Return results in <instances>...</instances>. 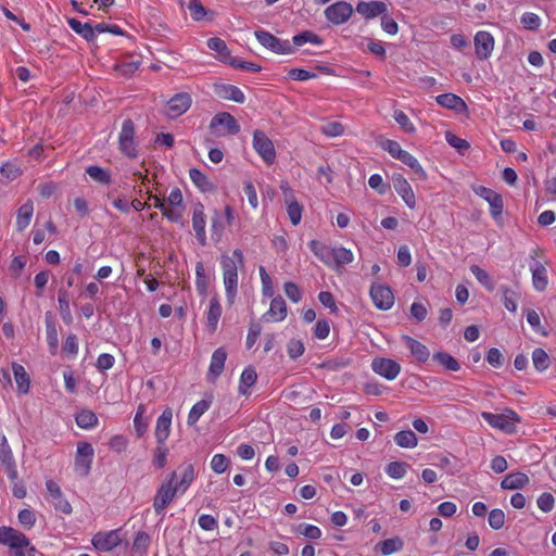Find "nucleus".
<instances>
[{"mask_svg":"<svg viewBox=\"0 0 556 556\" xmlns=\"http://www.w3.org/2000/svg\"><path fill=\"white\" fill-rule=\"evenodd\" d=\"M229 466V459L224 454H215L211 459V468L215 473H224Z\"/></svg>","mask_w":556,"mask_h":556,"instance_id":"0e129e2a","label":"nucleus"},{"mask_svg":"<svg viewBox=\"0 0 556 556\" xmlns=\"http://www.w3.org/2000/svg\"><path fill=\"white\" fill-rule=\"evenodd\" d=\"M470 271L484 288H486L489 291H493L494 285L490 275L484 269L478 265H472L470 267Z\"/></svg>","mask_w":556,"mask_h":556,"instance_id":"bf43d9fd","label":"nucleus"},{"mask_svg":"<svg viewBox=\"0 0 556 556\" xmlns=\"http://www.w3.org/2000/svg\"><path fill=\"white\" fill-rule=\"evenodd\" d=\"M206 43L211 50L215 51L218 54L220 61L229 63V61L233 60L230 55V51L226 42L223 39L218 37H213L210 38Z\"/></svg>","mask_w":556,"mask_h":556,"instance_id":"a19ab883","label":"nucleus"},{"mask_svg":"<svg viewBox=\"0 0 556 556\" xmlns=\"http://www.w3.org/2000/svg\"><path fill=\"white\" fill-rule=\"evenodd\" d=\"M211 400H201L197 402L190 409L187 418V424L193 426L198 422L201 416L208 410L211 407Z\"/></svg>","mask_w":556,"mask_h":556,"instance_id":"c03bdc74","label":"nucleus"},{"mask_svg":"<svg viewBox=\"0 0 556 556\" xmlns=\"http://www.w3.org/2000/svg\"><path fill=\"white\" fill-rule=\"evenodd\" d=\"M86 173L90 176V178L100 184L109 185L111 182L110 172L100 166L90 165L86 168Z\"/></svg>","mask_w":556,"mask_h":556,"instance_id":"603ef678","label":"nucleus"},{"mask_svg":"<svg viewBox=\"0 0 556 556\" xmlns=\"http://www.w3.org/2000/svg\"><path fill=\"white\" fill-rule=\"evenodd\" d=\"M118 148L121 153L129 159L138 156V144L135 141V124L129 118L125 119L122 124L118 135Z\"/></svg>","mask_w":556,"mask_h":556,"instance_id":"7ed1b4c3","label":"nucleus"},{"mask_svg":"<svg viewBox=\"0 0 556 556\" xmlns=\"http://www.w3.org/2000/svg\"><path fill=\"white\" fill-rule=\"evenodd\" d=\"M476 193L489 203L490 214L494 218H497L502 215L504 204H503V199H502L501 194H498L494 190L483 187V186H480L479 188H477Z\"/></svg>","mask_w":556,"mask_h":556,"instance_id":"6ab92c4d","label":"nucleus"},{"mask_svg":"<svg viewBox=\"0 0 556 556\" xmlns=\"http://www.w3.org/2000/svg\"><path fill=\"white\" fill-rule=\"evenodd\" d=\"M0 544L11 549L12 556H35L36 553L29 539L12 527H0Z\"/></svg>","mask_w":556,"mask_h":556,"instance_id":"f257e3e1","label":"nucleus"},{"mask_svg":"<svg viewBox=\"0 0 556 556\" xmlns=\"http://www.w3.org/2000/svg\"><path fill=\"white\" fill-rule=\"evenodd\" d=\"M122 542L119 530L98 532L93 535L91 543L99 552H111Z\"/></svg>","mask_w":556,"mask_h":556,"instance_id":"ddd939ff","label":"nucleus"},{"mask_svg":"<svg viewBox=\"0 0 556 556\" xmlns=\"http://www.w3.org/2000/svg\"><path fill=\"white\" fill-rule=\"evenodd\" d=\"M253 148L260 157L268 165L276 161V150L273 141L262 130L253 132Z\"/></svg>","mask_w":556,"mask_h":556,"instance_id":"6e6552de","label":"nucleus"},{"mask_svg":"<svg viewBox=\"0 0 556 556\" xmlns=\"http://www.w3.org/2000/svg\"><path fill=\"white\" fill-rule=\"evenodd\" d=\"M172 420H173V409L170 407H166L162 414L159 416L156 424L154 435L156 439V443H165L168 439L172 430Z\"/></svg>","mask_w":556,"mask_h":556,"instance_id":"aec40b11","label":"nucleus"},{"mask_svg":"<svg viewBox=\"0 0 556 556\" xmlns=\"http://www.w3.org/2000/svg\"><path fill=\"white\" fill-rule=\"evenodd\" d=\"M93 456L94 450L90 443L78 442L74 466L79 476L86 477L90 472Z\"/></svg>","mask_w":556,"mask_h":556,"instance_id":"9d476101","label":"nucleus"},{"mask_svg":"<svg viewBox=\"0 0 556 556\" xmlns=\"http://www.w3.org/2000/svg\"><path fill=\"white\" fill-rule=\"evenodd\" d=\"M210 128L218 137L236 135L240 131V126L236 118L227 112H222L213 116Z\"/></svg>","mask_w":556,"mask_h":556,"instance_id":"423d86ee","label":"nucleus"},{"mask_svg":"<svg viewBox=\"0 0 556 556\" xmlns=\"http://www.w3.org/2000/svg\"><path fill=\"white\" fill-rule=\"evenodd\" d=\"M529 477L520 471L508 473L501 482L503 490H519L529 484Z\"/></svg>","mask_w":556,"mask_h":556,"instance_id":"7c9ffc66","label":"nucleus"},{"mask_svg":"<svg viewBox=\"0 0 556 556\" xmlns=\"http://www.w3.org/2000/svg\"><path fill=\"white\" fill-rule=\"evenodd\" d=\"M370 298L374 305L381 311L390 309L394 304V295L392 290L380 282H374L370 287Z\"/></svg>","mask_w":556,"mask_h":556,"instance_id":"9b49d317","label":"nucleus"},{"mask_svg":"<svg viewBox=\"0 0 556 556\" xmlns=\"http://www.w3.org/2000/svg\"><path fill=\"white\" fill-rule=\"evenodd\" d=\"M501 291H502V294H503V304L505 306V308L510 312V313H516L517 312V293L513 290H510L508 287L506 286H502L501 287Z\"/></svg>","mask_w":556,"mask_h":556,"instance_id":"5fc2aeb1","label":"nucleus"},{"mask_svg":"<svg viewBox=\"0 0 556 556\" xmlns=\"http://www.w3.org/2000/svg\"><path fill=\"white\" fill-rule=\"evenodd\" d=\"M0 463L8 478L11 481H15L18 478L16 462L8 439L2 431H0Z\"/></svg>","mask_w":556,"mask_h":556,"instance_id":"0eeeda50","label":"nucleus"},{"mask_svg":"<svg viewBox=\"0 0 556 556\" xmlns=\"http://www.w3.org/2000/svg\"><path fill=\"white\" fill-rule=\"evenodd\" d=\"M356 12L366 20H372L388 12V5L383 1H359Z\"/></svg>","mask_w":556,"mask_h":556,"instance_id":"5701e85b","label":"nucleus"},{"mask_svg":"<svg viewBox=\"0 0 556 556\" xmlns=\"http://www.w3.org/2000/svg\"><path fill=\"white\" fill-rule=\"evenodd\" d=\"M46 488L54 508L65 515H70L72 513V505L63 495L60 485L53 480H47Z\"/></svg>","mask_w":556,"mask_h":556,"instance_id":"4468645a","label":"nucleus"},{"mask_svg":"<svg viewBox=\"0 0 556 556\" xmlns=\"http://www.w3.org/2000/svg\"><path fill=\"white\" fill-rule=\"evenodd\" d=\"M435 101L442 108L453 110L457 113H464L467 111V104L465 101L454 93H443L435 98Z\"/></svg>","mask_w":556,"mask_h":556,"instance_id":"cd10ccee","label":"nucleus"},{"mask_svg":"<svg viewBox=\"0 0 556 556\" xmlns=\"http://www.w3.org/2000/svg\"><path fill=\"white\" fill-rule=\"evenodd\" d=\"M151 543V538L147 532L140 531L136 534L132 548L136 552L144 554Z\"/></svg>","mask_w":556,"mask_h":556,"instance_id":"338daca9","label":"nucleus"},{"mask_svg":"<svg viewBox=\"0 0 556 556\" xmlns=\"http://www.w3.org/2000/svg\"><path fill=\"white\" fill-rule=\"evenodd\" d=\"M292 42L296 47H301L307 42L313 43L315 46H321L323 39L319 36H317L316 34H314L313 31L305 30V31H302V33L293 36Z\"/></svg>","mask_w":556,"mask_h":556,"instance_id":"8fccbe9b","label":"nucleus"},{"mask_svg":"<svg viewBox=\"0 0 556 556\" xmlns=\"http://www.w3.org/2000/svg\"><path fill=\"white\" fill-rule=\"evenodd\" d=\"M392 182H393L394 190L402 198V200L405 202V204L409 208H415V206H416L415 193L413 191L412 186L407 181V179L401 174H395L392 177Z\"/></svg>","mask_w":556,"mask_h":556,"instance_id":"a211bd4d","label":"nucleus"},{"mask_svg":"<svg viewBox=\"0 0 556 556\" xmlns=\"http://www.w3.org/2000/svg\"><path fill=\"white\" fill-rule=\"evenodd\" d=\"M206 327L211 332H215L222 316V305L217 296L210 300L208 308L205 313Z\"/></svg>","mask_w":556,"mask_h":556,"instance_id":"c756f323","label":"nucleus"},{"mask_svg":"<svg viewBox=\"0 0 556 556\" xmlns=\"http://www.w3.org/2000/svg\"><path fill=\"white\" fill-rule=\"evenodd\" d=\"M76 424L81 429H91L97 426L98 417L89 409H83L76 414Z\"/></svg>","mask_w":556,"mask_h":556,"instance_id":"49530a36","label":"nucleus"},{"mask_svg":"<svg viewBox=\"0 0 556 556\" xmlns=\"http://www.w3.org/2000/svg\"><path fill=\"white\" fill-rule=\"evenodd\" d=\"M18 522L25 529H31L36 523V515L34 510L25 508L18 511L17 515Z\"/></svg>","mask_w":556,"mask_h":556,"instance_id":"69168bd1","label":"nucleus"},{"mask_svg":"<svg viewBox=\"0 0 556 556\" xmlns=\"http://www.w3.org/2000/svg\"><path fill=\"white\" fill-rule=\"evenodd\" d=\"M402 547H403V542L400 538L387 539L377 545V548L379 549V552L384 556L392 555V554L401 551Z\"/></svg>","mask_w":556,"mask_h":556,"instance_id":"de8ad7c7","label":"nucleus"},{"mask_svg":"<svg viewBox=\"0 0 556 556\" xmlns=\"http://www.w3.org/2000/svg\"><path fill=\"white\" fill-rule=\"evenodd\" d=\"M354 261V254L350 249L344 247H333L332 266L341 267L349 265Z\"/></svg>","mask_w":556,"mask_h":556,"instance_id":"79ce46f5","label":"nucleus"},{"mask_svg":"<svg viewBox=\"0 0 556 556\" xmlns=\"http://www.w3.org/2000/svg\"><path fill=\"white\" fill-rule=\"evenodd\" d=\"M311 251L327 266H332L333 248H330L317 240L308 243Z\"/></svg>","mask_w":556,"mask_h":556,"instance_id":"c9c22d12","label":"nucleus"},{"mask_svg":"<svg viewBox=\"0 0 556 556\" xmlns=\"http://www.w3.org/2000/svg\"><path fill=\"white\" fill-rule=\"evenodd\" d=\"M433 358L447 370L458 371L460 368L458 362L447 353L438 352L433 355Z\"/></svg>","mask_w":556,"mask_h":556,"instance_id":"4d7b16f0","label":"nucleus"},{"mask_svg":"<svg viewBox=\"0 0 556 556\" xmlns=\"http://www.w3.org/2000/svg\"><path fill=\"white\" fill-rule=\"evenodd\" d=\"M402 341L417 362L426 363L429 359L430 351L425 344L409 336H403Z\"/></svg>","mask_w":556,"mask_h":556,"instance_id":"bb28decb","label":"nucleus"},{"mask_svg":"<svg viewBox=\"0 0 556 556\" xmlns=\"http://www.w3.org/2000/svg\"><path fill=\"white\" fill-rule=\"evenodd\" d=\"M47 343L51 354H56L59 349V336L55 321L50 313L46 314Z\"/></svg>","mask_w":556,"mask_h":556,"instance_id":"473e14b6","label":"nucleus"},{"mask_svg":"<svg viewBox=\"0 0 556 556\" xmlns=\"http://www.w3.org/2000/svg\"><path fill=\"white\" fill-rule=\"evenodd\" d=\"M271 302L268 311L262 316L266 323H279L285 320L288 314V308L285 300L278 295L270 298Z\"/></svg>","mask_w":556,"mask_h":556,"instance_id":"412c9836","label":"nucleus"},{"mask_svg":"<svg viewBox=\"0 0 556 556\" xmlns=\"http://www.w3.org/2000/svg\"><path fill=\"white\" fill-rule=\"evenodd\" d=\"M481 417L489 426L506 434L516 433L517 424L521 420L519 415L511 408H506L502 414L482 412Z\"/></svg>","mask_w":556,"mask_h":556,"instance_id":"f03ea898","label":"nucleus"},{"mask_svg":"<svg viewBox=\"0 0 556 556\" xmlns=\"http://www.w3.org/2000/svg\"><path fill=\"white\" fill-rule=\"evenodd\" d=\"M177 472H172L169 477L160 485L153 501V508L157 515L162 514L172 503L179 492L174 486Z\"/></svg>","mask_w":556,"mask_h":556,"instance_id":"20e7f679","label":"nucleus"},{"mask_svg":"<svg viewBox=\"0 0 556 556\" xmlns=\"http://www.w3.org/2000/svg\"><path fill=\"white\" fill-rule=\"evenodd\" d=\"M222 97L237 103H243L245 100L244 93L242 90L236 86L228 85L223 87Z\"/></svg>","mask_w":556,"mask_h":556,"instance_id":"680f3d73","label":"nucleus"},{"mask_svg":"<svg viewBox=\"0 0 556 556\" xmlns=\"http://www.w3.org/2000/svg\"><path fill=\"white\" fill-rule=\"evenodd\" d=\"M225 294L228 305H232L238 293V270L223 277Z\"/></svg>","mask_w":556,"mask_h":556,"instance_id":"e433bc0d","label":"nucleus"},{"mask_svg":"<svg viewBox=\"0 0 556 556\" xmlns=\"http://www.w3.org/2000/svg\"><path fill=\"white\" fill-rule=\"evenodd\" d=\"M34 214V203L31 200H27L17 210L16 214V229L17 231H24L30 224Z\"/></svg>","mask_w":556,"mask_h":556,"instance_id":"2f4dec72","label":"nucleus"},{"mask_svg":"<svg viewBox=\"0 0 556 556\" xmlns=\"http://www.w3.org/2000/svg\"><path fill=\"white\" fill-rule=\"evenodd\" d=\"M195 289L201 296H206L208 290V276L202 262L195 264Z\"/></svg>","mask_w":556,"mask_h":556,"instance_id":"37998d69","label":"nucleus"},{"mask_svg":"<svg viewBox=\"0 0 556 556\" xmlns=\"http://www.w3.org/2000/svg\"><path fill=\"white\" fill-rule=\"evenodd\" d=\"M147 406L144 404H139L137 407V412L134 417V427L136 430L137 437L141 438L149 428V418L146 416Z\"/></svg>","mask_w":556,"mask_h":556,"instance_id":"58836bf2","label":"nucleus"},{"mask_svg":"<svg viewBox=\"0 0 556 556\" xmlns=\"http://www.w3.org/2000/svg\"><path fill=\"white\" fill-rule=\"evenodd\" d=\"M371 369L380 377L392 381L400 375L401 365L391 358L376 357L371 362Z\"/></svg>","mask_w":556,"mask_h":556,"instance_id":"f8f14e48","label":"nucleus"},{"mask_svg":"<svg viewBox=\"0 0 556 556\" xmlns=\"http://www.w3.org/2000/svg\"><path fill=\"white\" fill-rule=\"evenodd\" d=\"M254 35L264 48L274 53L282 55L293 53V47L288 40L279 39L267 30L258 29Z\"/></svg>","mask_w":556,"mask_h":556,"instance_id":"39448f33","label":"nucleus"},{"mask_svg":"<svg viewBox=\"0 0 556 556\" xmlns=\"http://www.w3.org/2000/svg\"><path fill=\"white\" fill-rule=\"evenodd\" d=\"M226 359L227 351L224 348H218L213 352L206 375V378L210 382H215L216 379L222 375L225 368Z\"/></svg>","mask_w":556,"mask_h":556,"instance_id":"4be33fe9","label":"nucleus"},{"mask_svg":"<svg viewBox=\"0 0 556 556\" xmlns=\"http://www.w3.org/2000/svg\"><path fill=\"white\" fill-rule=\"evenodd\" d=\"M177 472V478L174 481L175 489L179 494H184L187 489L191 485L195 478L194 467L191 464L185 465Z\"/></svg>","mask_w":556,"mask_h":556,"instance_id":"a878e982","label":"nucleus"},{"mask_svg":"<svg viewBox=\"0 0 556 556\" xmlns=\"http://www.w3.org/2000/svg\"><path fill=\"white\" fill-rule=\"evenodd\" d=\"M205 227L206 216L204 213V206L202 203H197L192 210V228L195 232L198 242L203 247L207 242Z\"/></svg>","mask_w":556,"mask_h":556,"instance_id":"f3484780","label":"nucleus"},{"mask_svg":"<svg viewBox=\"0 0 556 556\" xmlns=\"http://www.w3.org/2000/svg\"><path fill=\"white\" fill-rule=\"evenodd\" d=\"M12 371L20 394H27L30 389V377L26 369L18 363L13 362Z\"/></svg>","mask_w":556,"mask_h":556,"instance_id":"c85d7f7f","label":"nucleus"},{"mask_svg":"<svg viewBox=\"0 0 556 556\" xmlns=\"http://www.w3.org/2000/svg\"><path fill=\"white\" fill-rule=\"evenodd\" d=\"M244 258L243 253L240 249H236L232 253L223 254L220 257V266L223 270V277L237 271L240 267H243Z\"/></svg>","mask_w":556,"mask_h":556,"instance_id":"b1692460","label":"nucleus"},{"mask_svg":"<svg viewBox=\"0 0 556 556\" xmlns=\"http://www.w3.org/2000/svg\"><path fill=\"white\" fill-rule=\"evenodd\" d=\"M261 283H262V294L264 298H274V286L270 276L267 274L264 266H260L258 268Z\"/></svg>","mask_w":556,"mask_h":556,"instance_id":"13d9d810","label":"nucleus"},{"mask_svg":"<svg viewBox=\"0 0 556 556\" xmlns=\"http://www.w3.org/2000/svg\"><path fill=\"white\" fill-rule=\"evenodd\" d=\"M394 442L400 447L414 448L418 444V439L414 431L402 430L394 435Z\"/></svg>","mask_w":556,"mask_h":556,"instance_id":"a18cd8bd","label":"nucleus"},{"mask_svg":"<svg viewBox=\"0 0 556 556\" xmlns=\"http://www.w3.org/2000/svg\"><path fill=\"white\" fill-rule=\"evenodd\" d=\"M257 374L254 367L248 366L243 369L240 376L238 392L241 395H248L250 389L255 384Z\"/></svg>","mask_w":556,"mask_h":556,"instance_id":"72a5a7b5","label":"nucleus"},{"mask_svg":"<svg viewBox=\"0 0 556 556\" xmlns=\"http://www.w3.org/2000/svg\"><path fill=\"white\" fill-rule=\"evenodd\" d=\"M530 271L533 288L539 292H543L548 285L546 267L541 262L535 261L530 264Z\"/></svg>","mask_w":556,"mask_h":556,"instance_id":"393cba45","label":"nucleus"},{"mask_svg":"<svg viewBox=\"0 0 556 556\" xmlns=\"http://www.w3.org/2000/svg\"><path fill=\"white\" fill-rule=\"evenodd\" d=\"M153 200L154 207L159 208L164 217H166L172 223H181L182 212L177 208H168L165 206V200L161 199L159 195L150 194L149 197Z\"/></svg>","mask_w":556,"mask_h":556,"instance_id":"f704fd0d","label":"nucleus"},{"mask_svg":"<svg viewBox=\"0 0 556 556\" xmlns=\"http://www.w3.org/2000/svg\"><path fill=\"white\" fill-rule=\"evenodd\" d=\"M475 52L479 60H486L491 56L495 41L494 37L485 30H480L475 35Z\"/></svg>","mask_w":556,"mask_h":556,"instance_id":"2eb2a0df","label":"nucleus"},{"mask_svg":"<svg viewBox=\"0 0 556 556\" xmlns=\"http://www.w3.org/2000/svg\"><path fill=\"white\" fill-rule=\"evenodd\" d=\"M70 27L87 41H92L96 38V29L89 23H81L76 18L68 20Z\"/></svg>","mask_w":556,"mask_h":556,"instance_id":"ea45409f","label":"nucleus"},{"mask_svg":"<svg viewBox=\"0 0 556 556\" xmlns=\"http://www.w3.org/2000/svg\"><path fill=\"white\" fill-rule=\"evenodd\" d=\"M168 448L165 443H157L154 450V457L152 464L154 467L161 469L166 465Z\"/></svg>","mask_w":556,"mask_h":556,"instance_id":"052dcab7","label":"nucleus"},{"mask_svg":"<svg viewBox=\"0 0 556 556\" xmlns=\"http://www.w3.org/2000/svg\"><path fill=\"white\" fill-rule=\"evenodd\" d=\"M191 97L187 92L175 94L167 102L165 114L167 117L174 119L182 115L191 105Z\"/></svg>","mask_w":556,"mask_h":556,"instance_id":"dca6fc26","label":"nucleus"},{"mask_svg":"<svg viewBox=\"0 0 556 556\" xmlns=\"http://www.w3.org/2000/svg\"><path fill=\"white\" fill-rule=\"evenodd\" d=\"M286 203H287V213H288V217H289L290 222L294 226L299 225L302 219V212H303L302 205L296 200H294L292 197L290 199H287Z\"/></svg>","mask_w":556,"mask_h":556,"instance_id":"09e8293b","label":"nucleus"},{"mask_svg":"<svg viewBox=\"0 0 556 556\" xmlns=\"http://www.w3.org/2000/svg\"><path fill=\"white\" fill-rule=\"evenodd\" d=\"M354 10L351 3L346 1H337L324 11L326 20L333 25H342L346 23Z\"/></svg>","mask_w":556,"mask_h":556,"instance_id":"1a4fd4ad","label":"nucleus"},{"mask_svg":"<svg viewBox=\"0 0 556 556\" xmlns=\"http://www.w3.org/2000/svg\"><path fill=\"white\" fill-rule=\"evenodd\" d=\"M408 465L403 462H391L386 467V473L392 479H402L407 472Z\"/></svg>","mask_w":556,"mask_h":556,"instance_id":"6e6d98bb","label":"nucleus"},{"mask_svg":"<svg viewBox=\"0 0 556 556\" xmlns=\"http://www.w3.org/2000/svg\"><path fill=\"white\" fill-rule=\"evenodd\" d=\"M393 117L405 132L414 134L416 128L409 117L401 110L394 111Z\"/></svg>","mask_w":556,"mask_h":556,"instance_id":"e2e57ef3","label":"nucleus"},{"mask_svg":"<svg viewBox=\"0 0 556 556\" xmlns=\"http://www.w3.org/2000/svg\"><path fill=\"white\" fill-rule=\"evenodd\" d=\"M189 177L191 181L201 190V191H208L212 189V184L206 177L205 174H203L200 169L191 168L189 170Z\"/></svg>","mask_w":556,"mask_h":556,"instance_id":"3c124183","label":"nucleus"},{"mask_svg":"<svg viewBox=\"0 0 556 556\" xmlns=\"http://www.w3.org/2000/svg\"><path fill=\"white\" fill-rule=\"evenodd\" d=\"M305 351L304 344L299 339H291L287 343V352L291 359H296L303 355Z\"/></svg>","mask_w":556,"mask_h":556,"instance_id":"774afa93","label":"nucleus"},{"mask_svg":"<svg viewBox=\"0 0 556 556\" xmlns=\"http://www.w3.org/2000/svg\"><path fill=\"white\" fill-rule=\"evenodd\" d=\"M397 160L407 165L419 179H427L426 170L422 168L419 161L408 151L404 150Z\"/></svg>","mask_w":556,"mask_h":556,"instance_id":"4c0bfd02","label":"nucleus"},{"mask_svg":"<svg viewBox=\"0 0 556 556\" xmlns=\"http://www.w3.org/2000/svg\"><path fill=\"white\" fill-rule=\"evenodd\" d=\"M532 362L534 368L540 372L545 371L549 366V357L547 353L541 348L533 350Z\"/></svg>","mask_w":556,"mask_h":556,"instance_id":"864d4df0","label":"nucleus"}]
</instances>
